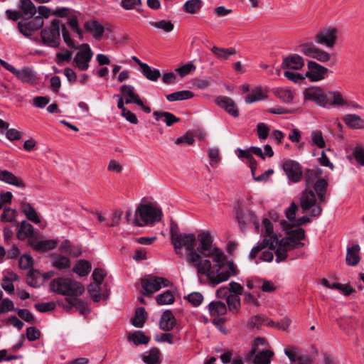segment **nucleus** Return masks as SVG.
I'll list each match as a JSON object with an SVG mask.
<instances>
[{
	"label": "nucleus",
	"mask_w": 364,
	"mask_h": 364,
	"mask_svg": "<svg viewBox=\"0 0 364 364\" xmlns=\"http://www.w3.org/2000/svg\"><path fill=\"white\" fill-rule=\"evenodd\" d=\"M323 171L315 167L304 172L306 188L300 198V205L304 213L310 210L311 217H317L322 213L321 203L326 202L328 183L324 178H319Z\"/></svg>",
	"instance_id": "1"
},
{
	"label": "nucleus",
	"mask_w": 364,
	"mask_h": 364,
	"mask_svg": "<svg viewBox=\"0 0 364 364\" xmlns=\"http://www.w3.org/2000/svg\"><path fill=\"white\" fill-rule=\"evenodd\" d=\"M163 213L160 208L152 203H141L133 216V224L137 227L154 225L161 220Z\"/></svg>",
	"instance_id": "2"
},
{
	"label": "nucleus",
	"mask_w": 364,
	"mask_h": 364,
	"mask_svg": "<svg viewBox=\"0 0 364 364\" xmlns=\"http://www.w3.org/2000/svg\"><path fill=\"white\" fill-rule=\"evenodd\" d=\"M51 291L68 298L78 297L85 291L84 286L79 282L66 277H58L50 282Z\"/></svg>",
	"instance_id": "3"
},
{
	"label": "nucleus",
	"mask_w": 364,
	"mask_h": 364,
	"mask_svg": "<svg viewBox=\"0 0 364 364\" xmlns=\"http://www.w3.org/2000/svg\"><path fill=\"white\" fill-rule=\"evenodd\" d=\"M174 247L175 252L183 257L182 248L185 247L187 250L186 260H191L193 262L194 258H198L197 251L195 248L196 245V237L194 234H175L173 236L171 241Z\"/></svg>",
	"instance_id": "4"
},
{
	"label": "nucleus",
	"mask_w": 364,
	"mask_h": 364,
	"mask_svg": "<svg viewBox=\"0 0 364 364\" xmlns=\"http://www.w3.org/2000/svg\"><path fill=\"white\" fill-rule=\"evenodd\" d=\"M199 245L196 251L203 254V257L211 258L215 263H220L225 259V255L218 247H213V238L209 232H202L198 235Z\"/></svg>",
	"instance_id": "5"
},
{
	"label": "nucleus",
	"mask_w": 364,
	"mask_h": 364,
	"mask_svg": "<svg viewBox=\"0 0 364 364\" xmlns=\"http://www.w3.org/2000/svg\"><path fill=\"white\" fill-rule=\"evenodd\" d=\"M60 21L55 18L51 21L50 26L43 28L41 38L43 45L53 48H58L60 36Z\"/></svg>",
	"instance_id": "6"
},
{
	"label": "nucleus",
	"mask_w": 364,
	"mask_h": 364,
	"mask_svg": "<svg viewBox=\"0 0 364 364\" xmlns=\"http://www.w3.org/2000/svg\"><path fill=\"white\" fill-rule=\"evenodd\" d=\"M141 283L145 291L144 294L146 296L151 295L153 293L159 291L162 287H166L171 284L167 279L151 274L142 278Z\"/></svg>",
	"instance_id": "7"
},
{
	"label": "nucleus",
	"mask_w": 364,
	"mask_h": 364,
	"mask_svg": "<svg viewBox=\"0 0 364 364\" xmlns=\"http://www.w3.org/2000/svg\"><path fill=\"white\" fill-rule=\"evenodd\" d=\"M299 50L305 55L315 58L322 63H326L331 58V54L317 48L312 42L304 43L299 45Z\"/></svg>",
	"instance_id": "8"
},
{
	"label": "nucleus",
	"mask_w": 364,
	"mask_h": 364,
	"mask_svg": "<svg viewBox=\"0 0 364 364\" xmlns=\"http://www.w3.org/2000/svg\"><path fill=\"white\" fill-rule=\"evenodd\" d=\"M44 23L41 16L25 18L18 23V29L26 37L31 36L33 33L43 27Z\"/></svg>",
	"instance_id": "9"
},
{
	"label": "nucleus",
	"mask_w": 364,
	"mask_h": 364,
	"mask_svg": "<svg viewBox=\"0 0 364 364\" xmlns=\"http://www.w3.org/2000/svg\"><path fill=\"white\" fill-rule=\"evenodd\" d=\"M337 28L334 27L324 28L315 35L314 41L318 44L333 48L337 41Z\"/></svg>",
	"instance_id": "10"
},
{
	"label": "nucleus",
	"mask_w": 364,
	"mask_h": 364,
	"mask_svg": "<svg viewBox=\"0 0 364 364\" xmlns=\"http://www.w3.org/2000/svg\"><path fill=\"white\" fill-rule=\"evenodd\" d=\"M198 258H194L193 262L188 260V263L197 269V272L200 274H204L209 279L212 274L217 268L216 264L212 266L211 262L208 259H202L203 254L196 252Z\"/></svg>",
	"instance_id": "11"
},
{
	"label": "nucleus",
	"mask_w": 364,
	"mask_h": 364,
	"mask_svg": "<svg viewBox=\"0 0 364 364\" xmlns=\"http://www.w3.org/2000/svg\"><path fill=\"white\" fill-rule=\"evenodd\" d=\"M80 48L81 50L75 55L74 63L80 70H87L89 68V63L93 56V52L87 43L82 44Z\"/></svg>",
	"instance_id": "12"
},
{
	"label": "nucleus",
	"mask_w": 364,
	"mask_h": 364,
	"mask_svg": "<svg viewBox=\"0 0 364 364\" xmlns=\"http://www.w3.org/2000/svg\"><path fill=\"white\" fill-rule=\"evenodd\" d=\"M262 223L265 228V237L258 245L262 250L269 247L270 250H275L274 242L277 241V235L274 233L273 225L268 218H264Z\"/></svg>",
	"instance_id": "13"
},
{
	"label": "nucleus",
	"mask_w": 364,
	"mask_h": 364,
	"mask_svg": "<svg viewBox=\"0 0 364 364\" xmlns=\"http://www.w3.org/2000/svg\"><path fill=\"white\" fill-rule=\"evenodd\" d=\"M282 167L290 181L299 182L301 179L302 171L298 162L289 159L283 163Z\"/></svg>",
	"instance_id": "14"
},
{
	"label": "nucleus",
	"mask_w": 364,
	"mask_h": 364,
	"mask_svg": "<svg viewBox=\"0 0 364 364\" xmlns=\"http://www.w3.org/2000/svg\"><path fill=\"white\" fill-rule=\"evenodd\" d=\"M328 72V68L315 61L309 60L308 62V71L306 73L305 77L309 78L312 82H316L323 80Z\"/></svg>",
	"instance_id": "15"
},
{
	"label": "nucleus",
	"mask_w": 364,
	"mask_h": 364,
	"mask_svg": "<svg viewBox=\"0 0 364 364\" xmlns=\"http://www.w3.org/2000/svg\"><path fill=\"white\" fill-rule=\"evenodd\" d=\"M326 95L319 87H310L304 91L306 100L314 101L321 107H326Z\"/></svg>",
	"instance_id": "16"
},
{
	"label": "nucleus",
	"mask_w": 364,
	"mask_h": 364,
	"mask_svg": "<svg viewBox=\"0 0 364 364\" xmlns=\"http://www.w3.org/2000/svg\"><path fill=\"white\" fill-rule=\"evenodd\" d=\"M216 104L224 109L229 114L234 117L239 116V111L235 102L229 97L220 96L215 100Z\"/></svg>",
	"instance_id": "17"
},
{
	"label": "nucleus",
	"mask_w": 364,
	"mask_h": 364,
	"mask_svg": "<svg viewBox=\"0 0 364 364\" xmlns=\"http://www.w3.org/2000/svg\"><path fill=\"white\" fill-rule=\"evenodd\" d=\"M284 353L291 364H311L312 363V359L310 356L299 354L294 347L287 348L284 350Z\"/></svg>",
	"instance_id": "18"
},
{
	"label": "nucleus",
	"mask_w": 364,
	"mask_h": 364,
	"mask_svg": "<svg viewBox=\"0 0 364 364\" xmlns=\"http://www.w3.org/2000/svg\"><path fill=\"white\" fill-rule=\"evenodd\" d=\"M225 259H223V261L220 263H216L217 268L208 279L210 282L213 285H216L221 282H225L230 277L231 274L230 271L225 270L220 272V270L225 267Z\"/></svg>",
	"instance_id": "19"
},
{
	"label": "nucleus",
	"mask_w": 364,
	"mask_h": 364,
	"mask_svg": "<svg viewBox=\"0 0 364 364\" xmlns=\"http://www.w3.org/2000/svg\"><path fill=\"white\" fill-rule=\"evenodd\" d=\"M176 319L171 310H166L161 316L159 328L161 330L169 332L176 326Z\"/></svg>",
	"instance_id": "20"
},
{
	"label": "nucleus",
	"mask_w": 364,
	"mask_h": 364,
	"mask_svg": "<svg viewBox=\"0 0 364 364\" xmlns=\"http://www.w3.org/2000/svg\"><path fill=\"white\" fill-rule=\"evenodd\" d=\"M304 65V61L298 54H291L283 59L282 68L283 69L300 70Z\"/></svg>",
	"instance_id": "21"
},
{
	"label": "nucleus",
	"mask_w": 364,
	"mask_h": 364,
	"mask_svg": "<svg viewBox=\"0 0 364 364\" xmlns=\"http://www.w3.org/2000/svg\"><path fill=\"white\" fill-rule=\"evenodd\" d=\"M281 225L286 230L287 235L294 240H301L305 238V231L303 228L295 227L294 224H291L284 220L281 221Z\"/></svg>",
	"instance_id": "22"
},
{
	"label": "nucleus",
	"mask_w": 364,
	"mask_h": 364,
	"mask_svg": "<svg viewBox=\"0 0 364 364\" xmlns=\"http://www.w3.org/2000/svg\"><path fill=\"white\" fill-rule=\"evenodd\" d=\"M123 96L127 98L125 100L126 104L135 103L137 105H142V100L139 95L135 92L134 87L130 85H123L119 88Z\"/></svg>",
	"instance_id": "23"
},
{
	"label": "nucleus",
	"mask_w": 364,
	"mask_h": 364,
	"mask_svg": "<svg viewBox=\"0 0 364 364\" xmlns=\"http://www.w3.org/2000/svg\"><path fill=\"white\" fill-rule=\"evenodd\" d=\"M28 245L36 251L46 252L55 248L57 242L53 240L37 241L36 240L29 239Z\"/></svg>",
	"instance_id": "24"
},
{
	"label": "nucleus",
	"mask_w": 364,
	"mask_h": 364,
	"mask_svg": "<svg viewBox=\"0 0 364 364\" xmlns=\"http://www.w3.org/2000/svg\"><path fill=\"white\" fill-rule=\"evenodd\" d=\"M0 181L20 188L23 189L26 187V185L21 178L16 176L11 171L7 170L0 171Z\"/></svg>",
	"instance_id": "25"
},
{
	"label": "nucleus",
	"mask_w": 364,
	"mask_h": 364,
	"mask_svg": "<svg viewBox=\"0 0 364 364\" xmlns=\"http://www.w3.org/2000/svg\"><path fill=\"white\" fill-rule=\"evenodd\" d=\"M236 217L239 223L246 224L252 223L255 225L256 229L259 228V223L255 214L252 211L249 210L245 211L242 209H238L236 213Z\"/></svg>",
	"instance_id": "26"
},
{
	"label": "nucleus",
	"mask_w": 364,
	"mask_h": 364,
	"mask_svg": "<svg viewBox=\"0 0 364 364\" xmlns=\"http://www.w3.org/2000/svg\"><path fill=\"white\" fill-rule=\"evenodd\" d=\"M21 82L30 85L37 83V77L36 73L29 68H24L22 70H16L14 74Z\"/></svg>",
	"instance_id": "27"
},
{
	"label": "nucleus",
	"mask_w": 364,
	"mask_h": 364,
	"mask_svg": "<svg viewBox=\"0 0 364 364\" xmlns=\"http://www.w3.org/2000/svg\"><path fill=\"white\" fill-rule=\"evenodd\" d=\"M84 28L86 31L92 32L96 40H100L105 32L104 26L96 20L86 21Z\"/></svg>",
	"instance_id": "28"
},
{
	"label": "nucleus",
	"mask_w": 364,
	"mask_h": 364,
	"mask_svg": "<svg viewBox=\"0 0 364 364\" xmlns=\"http://www.w3.org/2000/svg\"><path fill=\"white\" fill-rule=\"evenodd\" d=\"M153 115L156 121L163 120L167 127H171L180 121V118L168 112L154 111Z\"/></svg>",
	"instance_id": "29"
},
{
	"label": "nucleus",
	"mask_w": 364,
	"mask_h": 364,
	"mask_svg": "<svg viewBox=\"0 0 364 364\" xmlns=\"http://www.w3.org/2000/svg\"><path fill=\"white\" fill-rule=\"evenodd\" d=\"M346 124L351 129H363L364 128V119L359 115L355 114H346L343 117Z\"/></svg>",
	"instance_id": "30"
},
{
	"label": "nucleus",
	"mask_w": 364,
	"mask_h": 364,
	"mask_svg": "<svg viewBox=\"0 0 364 364\" xmlns=\"http://www.w3.org/2000/svg\"><path fill=\"white\" fill-rule=\"evenodd\" d=\"M326 106L331 105L335 107L349 105L348 102L343 100L342 95L338 92H329L326 95Z\"/></svg>",
	"instance_id": "31"
},
{
	"label": "nucleus",
	"mask_w": 364,
	"mask_h": 364,
	"mask_svg": "<svg viewBox=\"0 0 364 364\" xmlns=\"http://www.w3.org/2000/svg\"><path fill=\"white\" fill-rule=\"evenodd\" d=\"M34 232V228L32 225L26 220H23L20 225L16 234L18 240H23L27 237H32Z\"/></svg>",
	"instance_id": "32"
},
{
	"label": "nucleus",
	"mask_w": 364,
	"mask_h": 364,
	"mask_svg": "<svg viewBox=\"0 0 364 364\" xmlns=\"http://www.w3.org/2000/svg\"><path fill=\"white\" fill-rule=\"evenodd\" d=\"M21 210L26 216V218L28 220H30L36 224H38L41 222L36 211L31 205L30 203H26V202L21 203Z\"/></svg>",
	"instance_id": "33"
},
{
	"label": "nucleus",
	"mask_w": 364,
	"mask_h": 364,
	"mask_svg": "<svg viewBox=\"0 0 364 364\" xmlns=\"http://www.w3.org/2000/svg\"><path fill=\"white\" fill-rule=\"evenodd\" d=\"M360 251V246L354 245L351 247L347 249L346 262L348 265L355 266L360 262V257L358 252Z\"/></svg>",
	"instance_id": "34"
},
{
	"label": "nucleus",
	"mask_w": 364,
	"mask_h": 364,
	"mask_svg": "<svg viewBox=\"0 0 364 364\" xmlns=\"http://www.w3.org/2000/svg\"><path fill=\"white\" fill-rule=\"evenodd\" d=\"M208 309L210 314L213 316H223L227 311L226 304L220 301L210 302L208 305Z\"/></svg>",
	"instance_id": "35"
},
{
	"label": "nucleus",
	"mask_w": 364,
	"mask_h": 364,
	"mask_svg": "<svg viewBox=\"0 0 364 364\" xmlns=\"http://www.w3.org/2000/svg\"><path fill=\"white\" fill-rule=\"evenodd\" d=\"M65 301L70 305V307L74 306L79 310L80 314L85 315L90 311L87 304L83 300L78 299L77 297H66Z\"/></svg>",
	"instance_id": "36"
},
{
	"label": "nucleus",
	"mask_w": 364,
	"mask_h": 364,
	"mask_svg": "<svg viewBox=\"0 0 364 364\" xmlns=\"http://www.w3.org/2000/svg\"><path fill=\"white\" fill-rule=\"evenodd\" d=\"M91 269L92 266L90 262L85 259H80L73 267V272L80 277H85L90 273Z\"/></svg>",
	"instance_id": "37"
},
{
	"label": "nucleus",
	"mask_w": 364,
	"mask_h": 364,
	"mask_svg": "<svg viewBox=\"0 0 364 364\" xmlns=\"http://www.w3.org/2000/svg\"><path fill=\"white\" fill-rule=\"evenodd\" d=\"M146 320V312L144 307H139L135 311L134 316L132 318V323L136 328L143 327Z\"/></svg>",
	"instance_id": "38"
},
{
	"label": "nucleus",
	"mask_w": 364,
	"mask_h": 364,
	"mask_svg": "<svg viewBox=\"0 0 364 364\" xmlns=\"http://www.w3.org/2000/svg\"><path fill=\"white\" fill-rule=\"evenodd\" d=\"M128 340L132 341L134 345L139 346L147 344L150 341L151 338L150 337L145 336L143 331H136L134 333L129 334Z\"/></svg>",
	"instance_id": "39"
},
{
	"label": "nucleus",
	"mask_w": 364,
	"mask_h": 364,
	"mask_svg": "<svg viewBox=\"0 0 364 364\" xmlns=\"http://www.w3.org/2000/svg\"><path fill=\"white\" fill-rule=\"evenodd\" d=\"M212 53L221 60H227L230 55H235L236 50L234 48H222L217 46H213L211 48Z\"/></svg>",
	"instance_id": "40"
},
{
	"label": "nucleus",
	"mask_w": 364,
	"mask_h": 364,
	"mask_svg": "<svg viewBox=\"0 0 364 364\" xmlns=\"http://www.w3.org/2000/svg\"><path fill=\"white\" fill-rule=\"evenodd\" d=\"M19 8L22 14L29 18H33L36 13V8L33 2L31 0H21Z\"/></svg>",
	"instance_id": "41"
},
{
	"label": "nucleus",
	"mask_w": 364,
	"mask_h": 364,
	"mask_svg": "<svg viewBox=\"0 0 364 364\" xmlns=\"http://www.w3.org/2000/svg\"><path fill=\"white\" fill-rule=\"evenodd\" d=\"M267 97L266 94L259 87L253 89L251 92L247 95L245 99L247 104L253 103L259 100H262Z\"/></svg>",
	"instance_id": "42"
},
{
	"label": "nucleus",
	"mask_w": 364,
	"mask_h": 364,
	"mask_svg": "<svg viewBox=\"0 0 364 364\" xmlns=\"http://www.w3.org/2000/svg\"><path fill=\"white\" fill-rule=\"evenodd\" d=\"M160 350L157 348H153L149 351L148 355L143 356L142 360L146 364H160Z\"/></svg>",
	"instance_id": "43"
},
{
	"label": "nucleus",
	"mask_w": 364,
	"mask_h": 364,
	"mask_svg": "<svg viewBox=\"0 0 364 364\" xmlns=\"http://www.w3.org/2000/svg\"><path fill=\"white\" fill-rule=\"evenodd\" d=\"M273 355L274 352L270 350L260 351L255 356L253 363L255 364H269Z\"/></svg>",
	"instance_id": "44"
},
{
	"label": "nucleus",
	"mask_w": 364,
	"mask_h": 364,
	"mask_svg": "<svg viewBox=\"0 0 364 364\" xmlns=\"http://www.w3.org/2000/svg\"><path fill=\"white\" fill-rule=\"evenodd\" d=\"M193 96L194 94L189 90H181L167 95L166 99L169 102H175L178 100L191 99Z\"/></svg>",
	"instance_id": "45"
},
{
	"label": "nucleus",
	"mask_w": 364,
	"mask_h": 364,
	"mask_svg": "<svg viewBox=\"0 0 364 364\" xmlns=\"http://www.w3.org/2000/svg\"><path fill=\"white\" fill-rule=\"evenodd\" d=\"M141 71L144 76L151 81H157L161 76L158 69L152 68L148 64L144 65Z\"/></svg>",
	"instance_id": "46"
},
{
	"label": "nucleus",
	"mask_w": 364,
	"mask_h": 364,
	"mask_svg": "<svg viewBox=\"0 0 364 364\" xmlns=\"http://www.w3.org/2000/svg\"><path fill=\"white\" fill-rule=\"evenodd\" d=\"M227 304L228 306L229 310L233 313L236 314L240 311L241 306V300L240 296L237 295H230L227 296L226 300Z\"/></svg>",
	"instance_id": "47"
},
{
	"label": "nucleus",
	"mask_w": 364,
	"mask_h": 364,
	"mask_svg": "<svg viewBox=\"0 0 364 364\" xmlns=\"http://www.w3.org/2000/svg\"><path fill=\"white\" fill-rule=\"evenodd\" d=\"M67 23L70 26L73 31L77 34L79 38L82 40L83 38V31L78 25V18L75 14L68 16Z\"/></svg>",
	"instance_id": "48"
},
{
	"label": "nucleus",
	"mask_w": 364,
	"mask_h": 364,
	"mask_svg": "<svg viewBox=\"0 0 364 364\" xmlns=\"http://www.w3.org/2000/svg\"><path fill=\"white\" fill-rule=\"evenodd\" d=\"M101 284H98L95 282L94 284H90L87 287V291L91 295L92 300L95 302H98L101 299L102 296L106 298L107 296L105 294H102L100 292L101 289Z\"/></svg>",
	"instance_id": "49"
},
{
	"label": "nucleus",
	"mask_w": 364,
	"mask_h": 364,
	"mask_svg": "<svg viewBox=\"0 0 364 364\" xmlns=\"http://www.w3.org/2000/svg\"><path fill=\"white\" fill-rule=\"evenodd\" d=\"M266 321H267V317L262 314H257L256 316H252L249 319L247 322V326L249 328H256L259 329L262 325H264Z\"/></svg>",
	"instance_id": "50"
},
{
	"label": "nucleus",
	"mask_w": 364,
	"mask_h": 364,
	"mask_svg": "<svg viewBox=\"0 0 364 364\" xmlns=\"http://www.w3.org/2000/svg\"><path fill=\"white\" fill-rule=\"evenodd\" d=\"M201 0H188L183 5V10L189 14L197 13L202 7Z\"/></svg>",
	"instance_id": "51"
},
{
	"label": "nucleus",
	"mask_w": 364,
	"mask_h": 364,
	"mask_svg": "<svg viewBox=\"0 0 364 364\" xmlns=\"http://www.w3.org/2000/svg\"><path fill=\"white\" fill-rule=\"evenodd\" d=\"M174 296L170 290H166L156 296V302L159 305L171 304L174 302Z\"/></svg>",
	"instance_id": "52"
},
{
	"label": "nucleus",
	"mask_w": 364,
	"mask_h": 364,
	"mask_svg": "<svg viewBox=\"0 0 364 364\" xmlns=\"http://www.w3.org/2000/svg\"><path fill=\"white\" fill-rule=\"evenodd\" d=\"M149 24L167 33L172 31L174 28L173 24L171 21L166 20H161L159 21H150Z\"/></svg>",
	"instance_id": "53"
},
{
	"label": "nucleus",
	"mask_w": 364,
	"mask_h": 364,
	"mask_svg": "<svg viewBox=\"0 0 364 364\" xmlns=\"http://www.w3.org/2000/svg\"><path fill=\"white\" fill-rule=\"evenodd\" d=\"M312 144L322 149L326 146V142L323 137V134L320 130H316L311 134Z\"/></svg>",
	"instance_id": "54"
},
{
	"label": "nucleus",
	"mask_w": 364,
	"mask_h": 364,
	"mask_svg": "<svg viewBox=\"0 0 364 364\" xmlns=\"http://www.w3.org/2000/svg\"><path fill=\"white\" fill-rule=\"evenodd\" d=\"M53 265L59 269H68L70 267V261L68 257L59 255L54 259Z\"/></svg>",
	"instance_id": "55"
},
{
	"label": "nucleus",
	"mask_w": 364,
	"mask_h": 364,
	"mask_svg": "<svg viewBox=\"0 0 364 364\" xmlns=\"http://www.w3.org/2000/svg\"><path fill=\"white\" fill-rule=\"evenodd\" d=\"M39 274V272L36 269H30L28 273L27 278V284L34 288L39 287V284L37 280V274Z\"/></svg>",
	"instance_id": "56"
},
{
	"label": "nucleus",
	"mask_w": 364,
	"mask_h": 364,
	"mask_svg": "<svg viewBox=\"0 0 364 364\" xmlns=\"http://www.w3.org/2000/svg\"><path fill=\"white\" fill-rule=\"evenodd\" d=\"M352 154L356 161L364 166V148L362 146H357L353 149Z\"/></svg>",
	"instance_id": "57"
},
{
	"label": "nucleus",
	"mask_w": 364,
	"mask_h": 364,
	"mask_svg": "<svg viewBox=\"0 0 364 364\" xmlns=\"http://www.w3.org/2000/svg\"><path fill=\"white\" fill-rule=\"evenodd\" d=\"M17 309L14 307L13 301L8 298L2 299L0 304V314L6 311H16Z\"/></svg>",
	"instance_id": "58"
},
{
	"label": "nucleus",
	"mask_w": 364,
	"mask_h": 364,
	"mask_svg": "<svg viewBox=\"0 0 364 364\" xmlns=\"http://www.w3.org/2000/svg\"><path fill=\"white\" fill-rule=\"evenodd\" d=\"M60 30L62 31L63 38L67 46L72 48H75V44L73 40L70 38V33L67 29L66 26L63 24L60 25Z\"/></svg>",
	"instance_id": "59"
},
{
	"label": "nucleus",
	"mask_w": 364,
	"mask_h": 364,
	"mask_svg": "<svg viewBox=\"0 0 364 364\" xmlns=\"http://www.w3.org/2000/svg\"><path fill=\"white\" fill-rule=\"evenodd\" d=\"M18 316L26 322L30 323H35V318L33 315L28 309H17Z\"/></svg>",
	"instance_id": "60"
},
{
	"label": "nucleus",
	"mask_w": 364,
	"mask_h": 364,
	"mask_svg": "<svg viewBox=\"0 0 364 364\" xmlns=\"http://www.w3.org/2000/svg\"><path fill=\"white\" fill-rule=\"evenodd\" d=\"M187 299L194 306H198L203 301V296L199 292H192L188 295Z\"/></svg>",
	"instance_id": "61"
},
{
	"label": "nucleus",
	"mask_w": 364,
	"mask_h": 364,
	"mask_svg": "<svg viewBox=\"0 0 364 364\" xmlns=\"http://www.w3.org/2000/svg\"><path fill=\"white\" fill-rule=\"evenodd\" d=\"M229 287L228 289L229 292L231 293L230 294V295H237V296H240L244 293L243 287L237 282H231L229 283Z\"/></svg>",
	"instance_id": "62"
},
{
	"label": "nucleus",
	"mask_w": 364,
	"mask_h": 364,
	"mask_svg": "<svg viewBox=\"0 0 364 364\" xmlns=\"http://www.w3.org/2000/svg\"><path fill=\"white\" fill-rule=\"evenodd\" d=\"M6 138L10 141L19 140L22 137V134L16 129H9L4 130Z\"/></svg>",
	"instance_id": "63"
},
{
	"label": "nucleus",
	"mask_w": 364,
	"mask_h": 364,
	"mask_svg": "<svg viewBox=\"0 0 364 364\" xmlns=\"http://www.w3.org/2000/svg\"><path fill=\"white\" fill-rule=\"evenodd\" d=\"M257 135L260 139H266L269 133V128L264 123L260 122L257 125Z\"/></svg>",
	"instance_id": "64"
}]
</instances>
